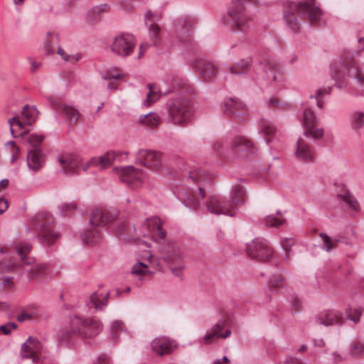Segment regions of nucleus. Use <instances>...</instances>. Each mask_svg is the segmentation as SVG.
<instances>
[{
    "label": "nucleus",
    "mask_w": 364,
    "mask_h": 364,
    "mask_svg": "<svg viewBox=\"0 0 364 364\" xmlns=\"http://www.w3.org/2000/svg\"><path fill=\"white\" fill-rule=\"evenodd\" d=\"M358 43V50L346 53L345 60L331 65L330 75L338 89L364 97V70L353 60L364 50V38H359Z\"/></svg>",
    "instance_id": "nucleus-1"
},
{
    "label": "nucleus",
    "mask_w": 364,
    "mask_h": 364,
    "mask_svg": "<svg viewBox=\"0 0 364 364\" xmlns=\"http://www.w3.org/2000/svg\"><path fill=\"white\" fill-rule=\"evenodd\" d=\"M213 176L199 169L184 171L182 173L180 186L176 191L177 197L185 206L197 208L200 199H204L206 190L210 186Z\"/></svg>",
    "instance_id": "nucleus-2"
},
{
    "label": "nucleus",
    "mask_w": 364,
    "mask_h": 364,
    "mask_svg": "<svg viewBox=\"0 0 364 364\" xmlns=\"http://www.w3.org/2000/svg\"><path fill=\"white\" fill-rule=\"evenodd\" d=\"M246 193L240 185H235L230 194V200L221 201L217 198L210 197L207 202V210L212 214L225 215L234 217L237 214V205L245 201Z\"/></svg>",
    "instance_id": "nucleus-3"
},
{
    "label": "nucleus",
    "mask_w": 364,
    "mask_h": 364,
    "mask_svg": "<svg viewBox=\"0 0 364 364\" xmlns=\"http://www.w3.org/2000/svg\"><path fill=\"white\" fill-rule=\"evenodd\" d=\"M116 218L114 212L105 209L95 208L90 213L87 228L81 232L85 243L94 245L100 242L102 235V227L112 222Z\"/></svg>",
    "instance_id": "nucleus-4"
},
{
    "label": "nucleus",
    "mask_w": 364,
    "mask_h": 364,
    "mask_svg": "<svg viewBox=\"0 0 364 364\" xmlns=\"http://www.w3.org/2000/svg\"><path fill=\"white\" fill-rule=\"evenodd\" d=\"M167 109L170 122L175 125L186 127L193 118V104L187 97L179 96L168 100Z\"/></svg>",
    "instance_id": "nucleus-5"
},
{
    "label": "nucleus",
    "mask_w": 364,
    "mask_h": 364,
    "mask_svg": "<svg viewBox=\"0 0 364 364\" xmlns=\"http://www.w3.org/2000/svg\"><path fill=\"white\" fill-rule=\"evenodd\" d=\"M254 149L253 142L245 136L235 138L230 147L225 140L215 141L212 144V150L219 157H228L231 154L242 156V153H253Z\"/></svg>",
    "instance_id": "nucleus-6"
},
{
    "label": "nucleus",
    "mask_w": 364,
    "mask_h": 364,
    "mask_svg": "<svg viewBox=\"0 0 364 364\" xmlns=\"http://www.w3.org/2000/svg\"><path fill=\"white\" fill-rule=\"evenodd\" d=\"M70 328L73 333L82 338H92L102 331V325L97 319L75 316L70 318Z\"/></svg>",
    "instance_id": "nucleus-7"
},
{
    "label": "nucleus",
    "mask_w": 364,
    "mask_h": 364,
    "mask_svg": "<svg viewBox=\"0 0 364 364\" xmlns=\"http://www.w3.org/2000/svg\"><path fill=\"white\" fill-rule=\"evenodd\" d=\"M112 171L132 189L141 187L147 178L144 171L135 168L133 166H115Z\"/></svg>",
    "instance_id": "nucleus-8"
},
{
    "label": "nucleus",
    "mask_w": 364,
    "mask_h": 364,
    "mask_svg": "<svg viewBox=\"0 0 364 364\" xmlns=\"http://www.w3.org/2000/svg\"><path fill=\"white\" fill-rule=\"evenodd\" d=\"M136 46L135 38L129 33L114 36L109 44L110 52L116 56L126 58L132 55Z\"/></svg>",
    "instance_id": "nucleus-9"
},
{
    "label": "nucleus",
    "mask_w": 364,
    "mask_h": 364,
    "mask_svg": "<svg viewBox=\"0 0 364 364\" xmlns=\"http://www.w3.org/2000/svg\"><path fill=\"white\" fill-rule=\"evenodd\" d=\"M135 232L137 238H147L153 241L164 239L166 235V232L161 228V220L158 217L147 218L139 228L135 229Z\"/></svg>",
    "instance_id": "nucleus-10"
},
{
    "label": "nucleus",
    "mask_w": 364,
    "mask_h": 364,
    "mask_svg": "<svg viewBox=\"0 0 364 364\" xmlns=\"http://www.w3.org/2000/svg\"><path fill=\"white\" fill-rule=\"evenodd\" d=\"M290 8L296 11L302 18L308 19L311 23H318L322 18V11L315 4L314 0H305L299 3H291Z\"/></svg>",
    "instance_id": "nucleus-11"
},
{
    "label": "nucleus",
    "mask_w": 364,
    "mask_h": 364,
    "mask_svg": "<svg viewBox=\"0 0 364 364\" xmlns=\"http://www.w3.org/2000/svg\"><path fill=\"white\" fill-rule=\"evenodd\" d=\"M171 77L167 75L161 85L148 84L149 92L146 99L143 101L142 105L148 107L156 102L162 95L168 94L176 86L175 82H170Z\"/></svg>",
    "instance_id": "nucleus-12"
},
{
    "label": "nucleus",
    "mask_w": 364,
    "mask_h": 364,
    "mask_svg": "<svg viewBox=\"0 0 364 364\" xmlns=\"http://www.w3.org/2000/svg\"><path fill=\"white\" fill-rule=\"evenodd\" d=\"M247 254L252 258L266 261L273 257V250L266 240L255 238L246 245Z\"/></svg>",
    "instance_id": "nucleus-13"
},
{
    "label": "nucleus",
    "mask_w": 364,
    "mask_h": 364,
    "mask_svg": "<svg viewBox=\"0 0 364 364\" xmlns=\"http://www.w3.org/2000/svg\"><path fill=\"white\" fill-rule=\"evenodd\" d=\"M128 154L127 151H109L102 155L92 157L90 164H92L93 167L104 171L110 167L114 162L124 161Z\"/></svg>",
    "instance_id": "nucleus-14"
},
{
    "label": "nucleus",
    "mask_w": 364,
    "mask_h": 364,
    "mask_svg": "<svg viewBox=\"0 0 364 364\" xmlns=\"http://www.w3.org/2000/svg\"><path fill=\"white\" fill-rule=\"evenodd\" d=\"M294 154L295 158L302 163L312 164L316 160L314 147L304 136H299L297 139Z\"/></svg>",
    "instance_id": "nucleus-15"
},
{
    "label": "nucleus",
    "mask_w": 364,
    "mask_h": 364,
    "mask_svg": "<svg viewBox=\"0 0 364 364\" xmlns=\"http://www.w3.org/2000/svg\"><path fill=\"white\" fill-rule=\"evenodd\" d=\"M136 163L158 171L162 166V159L159 152L141 149L137 152Z\"/></svg>",
    "instance_id": "nucleus-16"
},
{
    "label": "nucleus",
    "mask_w": 364,
    "mask_h": 364,
    "mask_svg": "<svg viewBox=\"0 0 364 364\" xmlns=\"http://www.w3.org/2000/svg\"><path fill=\"white\" fill-rule=\"evenodd\" d=\"M38 113V110L35 107L26 105L22 111L21 119H20L19 117H14L9 119L8 123L10 124L11 135L16 137L13 128L14 124H16L21 129L23 128L26 125H31L37 118Z\"/></svg>",
    "instance_id": "nucleus-17"
},
{
    "label": "nucleus",
    "mask_w": 364,
    "mask_h": 364,
    "mask_svg": "<svg viewBox=\"0 0 364 364\" xmlns=\"http://www.w3.org/2000/svg\"><path fill=\"white\" fill-rule=\"evenodd\" d=\"M193 22L185 18H178L173 23L176 38L184 44L191 43V33L193 32Z\"/></svg>",
    "instance_id": "nucleus-18"
},
{
    "label": "nucleus",
    "mask_w": 364,
    "mask_h": 364,
    "mask_svg": "<svg viewBox=\"0 0 364 364\" xmlns=\"http://www.w3.org/2000/svg\"><path fill=\"white\" fill-rule=\"evenodd\" d=\"M43 347L41 342L36 338L28 337L21 346V355L24 358H31L33 362L40 359Z\"/></svg>",
    "instance_id": "nucleus-19"
},
{
    "label": "nucleus",
    "mask_w": 364,
    "mask_h": 364,
    "mask_svg": "<svg viewBox=\"0 0 364 364\" xmlns=\"http://www.w3.org/2000/svg\"><path fill=\"white\" fill-rule=\"evenodd\" d=\"M222 105L226 112L235 115L241 120H243V116L248 114L247 106L237 98H226L223 100Z\"/></svg>",
    "instance_id": "nucleus-20"
},
{
    "label": "nucleus",
    "mask_w": 364,
    "mask_h": 364,
    "mask_svg": "<svg viewBox=\"0 0 364 364\" xmlns=\"http://www.w3.org/2000/svg\"><path fill=\"white\" fill-rule=\"evenodd\" d=\"M176 346L175 342L166 336L156 337L151 343L152 351L160 356L170 353Z\"/></svg>",
    "instance_id": "nucleus-21"
},
{
    "label": "nucleus",
    "mask_w": 364,
    "mask_h": 364,
    "mask_svg": "<svg viewBox=\"0 0 364 364\" xmlns=\"http://www.w3.org/2000/svg\"><path fill=\"white\" fill-rule=\"evenodd\" d=\"M64 173L68 175L77 173L80 168V159L74 155L65 154L58 157Z\"/></svg>",
    "instance_id": "nucleus-22"
},
{
    "label": "nucleus",
    "mask_w": 364,
    "mask_h": 364,
    "mask_svg": "<svg viewBox=\"0 0 364 364\" xmlns=\"http://www.w3.org/2000/svg\"><path fill=\"white\" fill-rule=\"evenodd\" d=\"M343 321L344 318L342 313L336 309L323 311L316 318L317 323L325 326L341 325Z\"/></svg>",
    "instance_id": "nucleus-23"
},
{
    "label": "nucleus",
    "mask_w": 364,
    "mask_h": 364,
    "mask_svg": "<svg viewBox=\"0 0 364 364\" xmlns=\"http://www.w3.org/2000/svg\"><path fill=\"white\" fill-rule=\"evenodd\" d=\"M194 68L197 73L205 80L214 77L218 73V68L211 61L200 59L195 64Z\"/></svg>",
    "instance_id": "nucleus-24"
},
{
    "label": "nucleus",
    "mask_w": 364,
    "mask_h": 364,
    "mask_svg": "<svg viewBox=\"0 0 364 364\" xmlns=\"http://www.w3.org/2000/svg\"><path fill=\"white\" fill-rule=\"evenodd\" d=\"M26 160L28 169L36 173L44 166L46 156L41 149H33L28 152Z\"/></svg>",
    "instance_id": "nucleus-25"
},
{
    "label": "nucleus",
    "mask_w": 364,
    "mask_h": 364,
    "mask_svg": "<svg viewBox=\"0 0 364 364\" xmlns=\"http://www.w3.org/2000/svg\"><path fill=\"white\" fill-rule=\"evenodd\" d=\"M160 255L166 262L173 263L181 260L184 256V252L175 244H168L160 249Z\"/></svg>",
    "instance_id": "nucleus-26"
},
{
    "label": "nucleus",
    "mask_w": 364,
    "mask_h": 364,
    "mask_svg": "<svg viewBox=\"0 0 364 364\" xmlns=\"http://www.w3.org/2000/svg\"><path fill=\"white\" fill-rule=\"evenodd\" d=\"M340 206L348 210L357 211L359 205L355 197L348 190L343 189L336 196Z\"/></svg>",
    "instance_id": "nucleus-27"
},
{
    "label": "nucleus",
    "mask_w": 364,
    "mask_h": 364,
    "mask_svg": "<svg viewBox=\"0 0 364 364\" xmlns=\"http://www.w3.org/2000/svg\"><path fill=\"white\" fill-rule=\"evenodd\" d=\"M34 229L39 232L40 240L43 245H50L60 237L58 232H55L53 229L47 226L38 225L34 227Z\"/></svg>",
    "instance_id": "nucleus-28"
},
{
    "label": "nucleus",
    "mask_w": 364,
    "mask_h": 364,
    "mask_svg": "<svg viewBox=\"0 0 364 364\" xmlns=\"http://www.w3.org/2000/svg\"><path fill=\"white\" fill-rule=\"evenodd\" d=\"M109 297V293L106 294L98 293L94 291L90 296L89 301L87 302L88 306L94 307L97 311H102L105 309L108 304V299Z\"/></svg>",
    "instance_id": "nucleus-29"
},
{
    "label": "nucleus",
    "mask_w": 364,
    "mask_h": 364,
    "mask_svg": "<svg viewBox=\"0 0 364 364\" xmlns=\"http://www.w3.org/2000/svg\"><path fill=\"white\" fill-rule=\"evenodd\" d=\"M55 109L62 113L70 123H75L80 118V113L72 105L58 103Z\"/></svg>",
    "instance_id": "nucleus-30"
},
{
    "label": "nucleus",
    "mask_w": 364,
    "mask_h": 364,
    "mask_svg": "<svg viewBox=\"0 0 364 364\" xmlns=\"http://www.w3.org/2000/svg\"><path fill=\"white\" fill-rule=\"evenodd\" d=\"M160 117L155 112H149L146 114L140 115L139 117V124L146 129H154L159 124Z\"/></svg>",
    "instance_id": "nucleus-31"
},
{
    "label": "nucleus",
    "mask_w": 364,
    "mask_h": 364,
    "mask_svg": "<svg viewBox=\"0 0 364 364\" xmlns=\"http://www.w3.org/2000/svg\"><path fill=\"white\" fill-rule=\"evenodd\" d=\"M131 274L142 281L146 277L154 274V271L151 269L149 264L138 262L132 267Z\"/></svg>",
    "instance_id": "nucleus-32"
},
{
    "label": "nucleus",
    "mask_w": 364,
    "mask_h": 364,
    "mask_svg": "<svg viewBox=\"0 0 364 364\" xmlns=\"http://www.w3.org/2000/svg\"><path fill=\"white\" fill-rule=\"evenodd\" d=\"M231 335V331L226 329L223 333H218L214 328H211L203 336V337L199 339V342L204 344H210L213 342L216 338H220L225 339Z\"/></svg>",
    "instance_id": "nucleus-33"
},
{
    "label": "nucleus",
    "mask_w": 364,
    "mask_h": 364,
    "mask_svg": "<svg viewBox=\"0 0 364 364\" xmlns=\"http://www.w3.org/2000/svg\"><path fill=\"white\" fill-rule=\"evenodd\" d=\"M332 92V86H323L315 90L314 92L309 95L311 99H315L316 106L319 109H323L324 102L322 98L327 95H330Z\"/></svg>",
    "instance_id": "nucleus-34"
},
{
    "label": "nucleus",
    "mask_w": 364,
    "mask_h": 364,
    "mask_svg": "<svg viewBox=\"0 0 364 364\" xmlns=\"http://www.w3.org/2000/svg\"><path fill=\"white\" fill-rule=\"evenodd\" d=\"M350 128L358 132L364 127V112L355 110L353 112L349 117Z\"/></svg>",
    "instance_id": "nucleus-35"
},
{
    "label": "nucleus",
    "mask_w": 364,
    "mask_h": 364,
    "mask_svg": "<svg viewBox=\"0 0 364 364\" xmlns=\"http://www.w3.org/2000/svg\"><path fill=\"white\" fill-rule=\"evenodd\" d=\"M48 271V266L46 264H38L35 267L28 269L25 272L28 276L29 282L33 281L38 277L44 276Z\"/></svg>",
    "instance_id": "nucleus-36"
},
{
    "label": "nucleus",
    "mask_w": 364,
    "mask_h": 364,
    "mask_svg": "<svg viewBox=\"0 0 364 364\" xmlns=\"http://www.w3.org/2000/svg\"><path fill=\"white\" fill-rule=\"evenodd\" d=\"M304 127L305 130L304 131L301 136H304L306 139H308L309 137H311L316 140L323 138L324 135V130L323 128L316 127L315 124H311Z\"/></svg>",
    "instance_id": "nucleus-37"
},
{
    "label": "nucleus",
    "mask_w": 364,
    "mask_h": 364,
    "mask_svg": "<svg viewBox=\"0 0 364 364\" xmlns=\"http://www.w3.org/2000/svg\"><path fill=\"white\" fill-rule=\"evenodd\" d=\"M31 250V245L28 242L18 243L16 245L17 253L20 256L22 263L26 265H31L33 263L32 258L26 257Z\"/></svg>",
    "instance_id": "nucleus-38"
},
{
    "label": "nucleus",
    "mask_w": 364,
    "mask_h": 364,
    "mask_svg": "<svg viewBox=\"0 0 364 364\" xmlns=\"http://www.w3.org/2000/svg\"><path fill=\"white\" fill-rule=\"evenodd\" d=\"M251 64V58L241 59L235 65L230 68L231 73L235 75L247 73L250 69Z\"/></svg>",
    "instance_id": "nucleus-39"
},
{
    "label": "nucleus",
    "mask_w": 364,
    "mask_h": 364,
    "mask_svg": "<svg viewBox=\"0 0 364 364\" xmlns=\"http://www.w3.org/2000/svg\"><path fill=\"white\" fill-rule=\"evenodd\" d=\"M57 53L65 63L72 65L75 64L82 58V53L80 52L69 54L60 46L58 47Z\"/></svg>",
    "instance_id": "nucleus-40"
},
{
    "label": "nucleus",
    "mask_w": 364,
    "mask_h": 364,
    "mask_svg": "<svg viewBox=\"0 0 364 364\" xmlns=\"http://www.w3.org/2000/svg\"><path fill=\"white\" fill-rule=\"evenodd\" d=\"M149 37L154 46L159 45L161 42V28L155 23H151L149 27Z\"/></svg>",
    "instance_id": "nucleus-41"
},
{
    "label": "nucleus",
    "mask_w": 364,
    "mask_h": 364,
    "mask_svg": "<svg viewBox=\"0 0 364 364\" xmlns=\"http://www.w3.org/2000/svg\"><path fill=\"white\" fill-rule=\"evenodd\" d=\"M285 223V219L282 216H275L274 215H267L263 219L264 225L269 228H277Z\"/></svg>",
    "instance_id": "nucleus-42"
},
{
    "label": "nucleus",
    "mask_w": 364,
    "mask_h": 364,
    "mask_svg": "<svg viewBox=\"0 0 364 364\" xmlns=\"http://www.w3.org/2000/svg\"><path fill=\"white\" fill-rule=\"evenodd\" d=\"M6 149L11 154L10 163L14 164L18 159L20 149L16 145L14 141H9L5 143Z\"/></svg>",
    "instance_id": "nucleus-43"
},
{
    "label": "nucleus",
    "mask_w": 364,
    "mask_h": 364,
    "mask_svg": "<svg viewBox=\"0 0 364 364\" xmlns=\"http://www.w3.org/2000/svg\"><path fill=\"white\" fill-rule=\"evenodd\" d=\"M58 40V35L50 32H47L46 38L44 41V50L48 54H53L55 52L53 43Z\"/></svg>",
    "instance_id": "nucleus-44"
},
{
    "label": "nucleus",
    "mask_w": 364,
    "mask_h": 364,
    "mask_svg": "<svg viewBox=\"0 0 364 364\" xmlns=\"http://www.w3.org/2000/svg\"><path fill=\"white\" fill-rule=\"evenodd\" d=\"M259 132H262L267 136H272L276 132V127L272 122L264 119H261Z\"/></svg>",
    "instance_id": "nucleus-45"
},
{
    "label": "nucleus",
    "mask_w": 364,
    "mask_h": 364,
    "mask_svg": "<svg viewBox=\"0 0 364 364\" xmlns=\"http://www.w3.org/2000/svg\"><path fill=\"white\" fill-rule=\"evenodd\" d=\"M318 121L314 110L310 107L304 108L303 111V124L304 126L316 124Z\"/></svg>",
    "instance_id": "nucleus-46"
},
{
    "label": "nucleus",
    "mask_w": 364,
    "mask_h": 364,
    "mask_svg": "<svg viewBox=\"0 0 364 364\" xmlns=\"http://www.w3.org/2000/svg\"><path fill=\"white\" fill-rule=\"evenodd\" d=\"M73 335H76L71 331L70 321L69 322V328H60L57 333V339L59 343H65L71 338Z\"/></svg>",
    "instance_id": "nucleus-47"
},
{
    "label": "nucleus",
    "mask_w": 364,
    "mask_h": 364,
    "mask_svg": "<svg viewBox=\"0 0 364 364\" xmlns=\"http://www.w3.org/2000/svg\"><path fill=\"white\" fill-rule=\"evenodd\" d=\"M122 321L119 320L114 321L111 323V333L112 338L114 341L118 340V330H120V333L126 334V332L122 330Z\"/></svg>",
    "instance_id": "nucleus-48"
},
{
    "label": "nucleus",
    "mask_w": 364,
    "mask_h": 364,
    "mask_svg": "<svg viewBox=\"0 0 364 364\" xmlns=\"http://www.w3.org/2000/svg\"><path fill=\"white\" fill-rule=\"evenodd\" d=\"M320 237L322 240V249L327 252L331 251L336 243V240H331L327 235L324 233H321Z\"/></svg>",
    "instance_id": "nucleus-49"
},
{
    "label": "nucleus",
    "mask_w": 364,
    "mask_h": 364,
    "mask_svg": "<svg viewBox=\"0 0 364 364\" xmlns=\"http://www.w3.org/2000/svg\"><path fill=\"white\" fill-rule=\"evenodd\" d=\"M267 105L270 108L275 109H285L290 107L289 105L282 102L280 100L276 97H270L267 100Z\"/></svg>",
    "instance_id": "nucleus-50"
},
{
    "label": "nucleus",
    "mask_w": 364,
    "mask_h": 364,
    "mask_svg": "<svg viewBox=\"0 0 364 364\" xmlns=\"http://www.w3.org/2000/svg\"><path fill=\"white\" fill-rule=\"evenodd\" d=\"M284 21L290 28L293 31H296L299 28V23L296 18L295 16L292 13H287L284 15Z\"/></svg>",
    "instance_id": "nucleus-51"
},
{
    "label": "nucleus",
    "mask_w": 364,
    "mask_h": 364,
    "mask_svg": "<svg viewBox=\"0 0 364 364\" xmlns=\"http://www.w3.org/2000/svg\"><path fill=\"white\" fill-rule=\"evenodd\" d=\"M264 71L269 80L277 81V65L275 63H269Z\"/></svg>",
    "instance_id": "nucleus-52"
},
{
    "label": "nucleus",
    "mask_w": 364,
    "mask_h": 364,
    "mask_svg": "<svg viewBox=\"0 0 364 364\" xmlns=\"http://www.w3.org/2000/svg\"><path fill=\"white\" fill-rule=\"evenodd\" d=\"M43 139V136L39 134H31L26 138L28 143L33 147V149H39L41 143Z\"/></svg>",
    "instance_id": "nucleus-53"
},
{
    "label": "nucleus",
    "mask_w": 364,
    "mask_h": 364,
    "mask_svg": "<svg viewBox=\"0 0 364 364\" xmlns=\"http://www.w3.org/2000/svg\"><path fill=\"white\" fill-rule=\"evenodd\" d=\"M350 353L353 355H360L364 354V343L354 341L350 344Z\"/></svg>",
    "instance_id": "nucleus-54"
},
{
    "label": "nucleus",
    "mask_w": 364,
    "mask_h": 364,
    "mask_svg": "<svg viewBox=\"0 0 364 364\" xmlns=\"http://www.w3.org/2000/svg\"><path fill=\"white\" fill-rule=\"evenodd\" d=\"M346 314L347 318L353 321L354 323H357L360 320L361 311L358 309H352L351 308H349L346 310Z\"/></svg>",
    "instance_id": "nucleus-55"
},
{
    "label": "nucleus",
    "mask_w": 364,
    "mask_h": 364,
    "mask_svg": "<svg viewBox=\"0 0 364 364\" xmlns=\"http://www.w3.org/2000/svg\"><path fill=\"white\" fill-rule=\"evenodd\" d=\"M75 204L74 203H65L58 206V209L63 215H65L68 213L72 212L75 209Z\"/></svg>",
    "instance_id": "nucleus-56"
},
{
    "label": "nucleus",
    "mask_w": 364,
    "mask_h": 364,
    "mask_svg": "<svg viewBox=\"0 0 364 364\" xmlns=\"http://www.w3.org/2000/svg\"><path fill=\"white\" fill-rule=\"evenodd\" d=\"M17 324L14 322H9L5 325L0 326V334L9 335L12 330L16 329Z\"/></svg>",
    "instance_id": "nucleus-57"
},
{
    "label": "nucleus",
    "mask_w": 364,
    "mask_h": 364,
    "mask_svg": "<svg viewBox=\"0 0 364 364\" xmlns=\"http://www.w3.org/2000/svg\"><path fill=\"white\" fill-rule=\"evenodd\" d=\"M280 244L282 249L289 252L290 248L294 245L295 240L293 237H284L281 240Z\"/></svg>",
    "instance_id": "nucleus-58"
},
{
    "label": "nucleus",
    "mask_w": 364,
    "mask_h": 364,
    "mask_svg": "<svg viewBox=\"0 0 364 364\" xmlns=\"http://www.w3.org/2000/svg\"><path fill=\"white\" fill-rule=\"evenodd\" d=\"M14 277L11 276H6L3 277L2 279V286L3 287L8 289H14L16 286V283L14 282Z\"/></svg>",
    "instance_id": "nucleus-59"
},
{
    "label": "nucleus",
    "mask_w": 364,
    "mask_h": 364,
    "mask_svg": "<svg viewBox=\"0 0 364 364\" xmlns=\"http://www.w3.org/2000/svg\"><path fill=\"white\" fill-rule=\"evenodd\" d=\"M21 267V264L20 263L14 262L11 259L9 260L4 265L5 270L9 272H14Z\"/></svg>",
    "instance_id": "nucleus-60"
},
{
    "label": "nucleus",
    "mask_w": 364,
    "mask_h": 364,
    "mask_svg": "<svg viewBox=\"0 0 364 364\" xmlns=\"http://www.w3.org/2000/svg\"><path fill=\"white\" fill-rule=\"evenodd\" d=\"M146 21H159L161 18V15L156 12L148 10L144 16Z\"/></svg>",
    "instance_id": "nucleus-61"
},
{
    "label": "nucleus",
    "mask_w": 364,
    "mask_h": 364,
    "mask_svg": "<svg viewBox=\"0 0 364 364\" xmlns=\"http://www.w3.org/2000/svg\"><path fill=\"white\" fill-rule=\"evenodd\" d=\"M32 318L33 314L23 311L18 315L16 319L18 322L23 323L25 321H31Z\"/></svg>",
    "instance_id": "nucleus-62"
},
{
    "label": "nucleus",
    "mask_w": 364,
    "mask_h": 364,
    "mask_svg": "<svg viewBox=\"0 0 364 364\" xmlns=\"http://www.w3.org/2000/svg\"><path fill=\"white\" fill-rule=\"evenodd\" d=\"M227 321L226 319L221 318H220L218 322L212 327L214 328L218 333H223L222 331L226 326Z\"/></svg>",
    "instance_id": "nucleus-63"
},
{
    "label": "nucleus",
    "mask_w": 364,
    "mask_h": 364,
    "mask_svg": "<svg viewBox=\"0 0 364 364\" xmlns=\"http://www.w3.org/2000/svg\"><path fill=\"white\" fill-rule=\"evenodd\" d=\"M122 76H123V75L120 74L119 73H113L112 71H107L106 75H105L102 77L105 80H108V79H114L115 80V79H119Z\"/></svg>",
    "instance_id": "nucleus-64"
}]
</instances>
